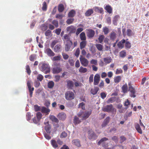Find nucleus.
<instances>
[{
	"label": "nucleus",
	"instance_id": "2f4dec72",
	"mask_svg": "<svg viewBox=\"0 0 149 149\" xmlns=\"http://www.w3.org/2000/svg\"><path fill=\"white\" fill-rule=\"evenodd\" d=\"M129 91L130 93L135 92V89L132 86L131 82L130 81L128 83Z\"/></svg>",
	"mask_w": 149,
	"mask_h": 149
},
{
	"label": "nucleus",
	"instance_id": "8fccbe9b",
	"mask_svg": "<svg viewBox=\"0 0 149 149\" xmlns=\"http://www.w3.org/2000/svg\"><path fill=\"white\" fill-rule=\"evenodd\" d=\"M120 56L122 58H124L126 56V52L125 50H123L120 52Z\"/></svg>",
	"mask_w": 149,
	"mask_h": 149
},
{
	"label": "nucleus",
	"instance_id": "4d7b16f0",
	"mask_svg": "<svg viewBox=\"0 0 149 149\" xmlns=\"http://www.w3.org/2000/svg\"><path fill=\"white\" fill-rule=\"evenodd\" d=\"M50 104V101L48 100H45L44 103V105L47 107H48Z\"/></svg>",
	"mask_w": 149,
	"mask_h": 149
},
{
	"label": "nucleus",
	"instance_id": "f704fd0d",
	"mask_svg": "<svg viewBox=\"0 0 149 149\" xmlns=\"http://www.w3.org/2000/svg\"><path fill=\"white\" fill-rule=\"evenodd\" d=\"M64 9V6L63 4H61L58 6V10L60 13L62 12Z\"/></svg>",
	"mask_w": 149,
	"mask_h": 149
},
{
	"label": "nucleus",
	"instance_id": "412c9836",
	"mask_svg": "<svg viewBox=\"0 0 149 149\" xmlns=\"http://www.w3.org/2000/svg\"><path fill=\"white\" fill-rule=\"evenodd\" d=\"M104 9L107 11V12L110 14L112 13V8L109 5H107L105 7H104Z\"/></svg>",
	"mask_w": 149,
	"mask_h": 149
},
{
	"label": "nucleus",
	"instance_id": "338daca9",
	"mask_svg": "<svg viewBox=\"0 0 149 149\" xmlns=\"http://www.w3.org/2000/svg\"><path fill=\"white\" fill-rule=\"evenodd\" d=\"M80 49L79 48H77L75 52V55L77 57H78L80 54Z\"/></svg>",
	"mask_w": 149,
	"mask_h": 149
},
{
	"label": "nucleus",
	"instance_id": "39448f33",
	"mask_svg": "<svg viewBox=\"0 0 149 149\" xmlns=\"http://www.w3.org/2000/svg\"><path fill=\"white\" fill-rule=\"evenodd\" d=\"M27 85L28 86L29 92V95L31 97H32L33 91L34 90L33 87L31 88V84L30 81H28L27 82Z\"/></svg>",
	"mask_w": 149,
	"mask_h": 149
},
{
	"label": "nucleus",
	"instance_id": "7ed1b4c3",
	"mask_svg": "<svg viewBox=\"0 0 149 149\" xmlns=\"http://www.w3.org/2000/svg\"><path fill=\"white\" fill-rule=\"evenodd\" d=\"M65 97L66 100H70L74 98V94L73 92L71 91H66L65 93Z\"/></svg>",
	"mask_w": 149,
	"mask_h": 149
},
{
	"label": "nucleus",
	"instance_id": "603ef678",
	"mask_svg": "<svg viewBox=\"0 0 149 149\" xmlns=\"http://www.w3.org/2000/svg\"><path fill=\"white\" fill-rule=\"evenodd\" d=\"M36 78L38 81H41L43 79V76L41 74H38Z\"/></svg>",
	"mask_w": 149,
	"mask_h": 149
},
{
	"label": "nucleus",
	"instance_id": "f8f14e48",
	"mask_svg": "<svg viewBox=\"0 0 149 149\" xmlns=\"http://www.w3.org/2000/svg\"><path fill=\"white\" fill-rule=\"evenodd\" d=\"M66 81L67 83V88L68 89L72 88L74 85V82L72 81L68 80H67Z\"/></svg>",
	"mask_w": 149,
	"mask_h": 149
},
{
	"label": "nucleus",
	"instance_id": "1a4fd4ad",
	"mask_svg": "<svg viewBox=\"0 0 149 149\" xmlns=\"http://www.w3.org/2000/svg\"><path fill=\"white\" fill-rule=\"evenodd\" d=\"M88 138L90 139L94 140L96 139L97 136L93 131H89Z\"/></svg>",
	"mask_w": 149,
	"mask_h": 149
},
{
	"label": "nucleus",
	"instance_id": "a878e982",
	"mask_svg": "<svg viewBox=\"0 0 149 149\" xmlns=\"http://www.w3.org/2000/svg\"><path fill=\"white\" fill-rule=\"evenodd\" d=\"M135 128L138 132L140 134L142 133V131L139 125V124H136L135 125Z\"/></svg>",
	"mask_w": 149,
	"mask_h": 149
},
{
	"label": "nucleus",
	"instance_id": "c9c22d12",
	"mask_svg": "<svg viewBox=\"0 0 149 149\" xmlns=\"http://www.w3.org/2000/svg\"><path fill=\"white\" fill-rule=\"evenodd\" d=\"M80 38L81 40L86 41V39L85 33L84 32H82L80 35Z\"/></svg>",
	"mask_w": 149,
	"mask_h": 149
},
{
	"label": "nucleus",
	"instance_id": "bf43d9fd",
	"mask_svg": "<svg viewBox=\"0 0 149 149\" xmlns=\"http://www.w3.org/2000/svg\"><path fill=\"white\" fill-rule=\"evenodd\" d=\"M62 55L63 56V59L65 60L68 59L69 57V56L66 53L64 52H62Z\"/></svg>",
	"mask_w": 149,
	"mask_h": 149
},
{
	"label": "nucleus",
	"instance_id": "680f3d73",
	"mask_svg": "<svg viewBox=\"0 0 149 149\" xmlns=\"http://www.w3.org/2000/svg\"><path fill=\"white\" fill-rule=\"evenodd\" d=\"M83 30V28H78L76 32V35H78L80 32L82 31Z\"/></svg>",
	"mask_w": 149,
	"mask_h": 149
},
{
	"label": "nucleus",
	"instance_id": "f3484780",
	"mask_svg": "<svg viewBox=\"0 0 149 149\" xmlns=\"http://www.w3.org/2000/svg\"><path fill=\"white\" fill-rule=\"evenodd\" d=\"M57 117L59 119L63 120L66 118V115L65 113L61 112L58 114Z\"/></svg>",
	"mask_w": 149,
	"mask_h": 149
},
{
	"label": "nucleus",
	"instance_id": "c85d7f7f",
	"mask_svg": "<svg viewBox=\"0 0 149 149\" xmlns=\"http://www.w3.org/2000/svg\"><path fill=\"white\" fill-rule=\"evenodd\" d=\"M93 13V11L92 9L88 10L85 13V15L86 17H89Z\"/></svg>",
	"mask_w": 149,
	"mask_h": 149
},
{
	"label": "nucleus",
	"instance_id": "69168bd1",
	"mask_svg": "<svg viewBox=\"0 0 149 149\" xmlns=\"http://www.w3.org/2000/svg\"><path fill=\"white\" fill-rule=\"evenodd\" d=\"M79 107L81 108L82 109H85V104L83 102L80 103L79 105Z\"/></svg>",
	"mask_w": 149,
	"mask_h": 149
},
{
	"label": "nucleus",
	"instance_id": "aec40b11",
	"mask_svg": "<svg viewBox=\"0 0 149 149\" xmlns=\"http://www.w3.org/2000/svg\"><path fill=\"white\" fill-rule=\"evenodd\" d=\"M62 70V69L60 67H54L52 69V72L54 74L59 73Z\"/></svg>",
	"mask_w": 149,
	"mask_h": 149
},
{
	"label": "nucleus",
	"instance_id": "e433bc0d",
	"mask_svg": "<svg viewBox=\"0 0 149 149\" xmlns=\"http://www.w3.org/2000/svg\"><path fill=\"white\" fill-rule=\"evenodd\" d=\"M121 77L120 76H118L115 77L114 78V81L115 83H118L121 81Z\"/></svg>",
	"mask_w": 149,
	"mask_h": 149
},
{
	"label": "nucleus",
	"instance_id": "2eb2a0df",
	"mask_svg": "<svg viewBox=\"0 0 149 149\" xmlns=\"http://www.w3.org/2000/svg\"><path fill=\"white\" fill-rule=\"evenodd\" d=\"M44 124L46 125L45 128V130L47 133L50 134L51 133L50 131L51 127L49 124V122L47 121L46 123L45 122Z\"/></svg>",
	"mask_w": 149,
	"mask_h": 149
},
{
	"label": "nucleus",
	"instance_id": "9d476101",
	"mask_svg": "<svg viewBox=\"0 0 149 149\" xmlns=\"http://www.w3.org/2000/svg\"><path fill=\"white\" fill-rule=\"evenodd\" d=\"M76 28L73 25H71L68 27L66 29L67 32H69L70 33H74L76 31Z\"/></svg>",
	"mask_w": 149,
	"mask_h": 149
},
{
	"label": "nucleus",
	"instance_id": "72a5a7b5",
	"mask_svg": "<svg viewBox=\"0 0 149 149\" xmlns=\"http://www.w3.org/2000/svg\"><path fill=\"white\" fill-rule=\"evenodd\" d=\"M112 61V59L110 57L104 58V61L106 63H109L111 62Z\"/></svg>",
	"mask_w": 149,
	"mask_h": 149
},
{
	"label": "nucleus",
	"instance_id": "a18cd8bd",
	"mask_svg": "<svg viewBox=\"0 0 149 149\" xmlns=\"http://www.w3.org/2000/svg\"><path fill=\"white\" fill-rule=\"evenodd\" d=\"M36 118L38 120V121H40L42 117V115L40 112H37L36 113Z\"/></svg>",
	"mask_w": 149,
	"mask_h": 149
},
{
	"label": "nucleus",
	"instance_id": "4be33fe9",
	"mask_svg": "<svg viewBox=\"0 0 149 149\" xmlns=\"http://www.w3.org/2000/svg\"><path fill=\"white\" fill-rule=\"evenodd\" d=\"M99 90V88L97 87H95L94 88H92L91 89V93L93 95L96 94Z\"/></svg>",
	"mask_w": 149,
	"mask_h": 149
},
{
	"label": "nucleus",
	"instance_id": "393cba45",
	"mask_svg": "<svg viewBox=\"0 0 149 149\" xmlns=\"http://www.w3.org/2000/svg\"><path fill=\"white\" fill-rule=\"evenodd\" d=\"M76 14V11L73 10H70L68 14V16L69 17L72 18L74 17Z\"/></svg>",
	"mask_w": 149,
	"mask_h": 149
},
{
	"label": "nucleus",
	"instance_id": "09e8293b",
	"mask_svg": "<svg viewBox=\"0 0 149 149\" xmlns=\"http://www.w3.org/2000/svg\"><path fill=\"white\" fill-rule=\"evenodd\" d=\"M95 46L98 50H99L100 51H101L102 50V49H103V46L101 44H96Z\"/></svg>",
	"mask_w": 149,
	"mask_h": 149
},
{
	"label": "nucleus",
	"instance_id": "a19ab883",
	"mask_svg": "<svg viewBox=\"0 0 149 149\" xmlns=\"http://www.w3.org/2000/svg\"><path fill=\"white\" fill-rule=\"evenodd\" d=\"M54 83L53 81H50L48 83V87L49 88H52L54 87Z\"/></svg>",
	"mask_w": 149,
	"mask_h": 149
},
{
	"label": "nucleus",
	"instance_id": "6e6d98bb",
	"mask_svg": "<svg viewBox=\"0 0 149 149\" xmlns=\"http://www.w3.org/2000/svg\"><path fill=\"white\" fill-rule=\"evenodd\" d=\"M127 34L128 36H131L133 34V33L132 31L129 29L127 30Z\"/></svg>",
	"mask_w": 149,
	"mask_h": 149
},
{
	"label": "nucleus",
	"instance_id": "b1692460",
	"mask_svg": "<svg viewBox=\"0 0 149 149\" xmlns=\"http://www.w3.org/2000/svg\"><path fill=\"white\" fill-rule=\"evenodd\" d=\"M61 48V45L57 44L54 47V50L56 52H58L60 51Z\"/></svg>",
	"mask_w": 149,
	"mask_h": 149
},
{
	"label": "nucleus",
	"instance_id": "ea45409f",
	"mask_svg": "<svg viewBox=\"0 0 149 149\" xmlns=\"http://www.w3.org/2000/svg\"><path fill=\"white\" fill-rule=\"evenodd\" d=\"M128 87L127 84H125L123 86L122 88V89L123 93H126Z\"/></svg>",
	"mask_w": 149,
	"mask_h": 149
},
{
	"label": "nucleus",
	"instance_id": "3c124183",
	"mask_svg": "<svg viewBox=\"0 0 149 149\" xmlns=\"http://www.w3.org/2000/svg\"><path fill=\"white\" fill-rule=\"evenodd\" d=\"M45 35L46 36L50 37L52 36L51 31L49 30H47L45 33Z\"/></svg>",
	"mask_w": 149,
	"mask_h": 149
},
{
	"label": "nucleus",
	"instance_id": "58836bf2",
	"mask_svg": "<svg viewBox=\"0 0 149 149\" xmlns=\"http://www.w3.org/2000/svg\"><path fill=\"white\" fill-rule=\"evenodd\" d=\"M87 70L86 68H84L82 66H81L79 69V72L82 73H85L86 72Z\"/></svg>",
	"mask_w": 149,
	"mask_h": 149
},
{
	"label": "nucleus",
	"instance_id": "9b49d317",
	"mask_svg": "<svg viewBox=\"0 0 149 149\" xmlns=\"http://www.w3.org/2000/svg\"><path fill=\"white\" fill-rule=\"evenodd\" d=\"M110 119L109 117H107L104 120L101 125L102 128H103L107 126L109 123Z\"/></svg>",
	"mask_w": 149,
	"mask_h": 149
},
{
	"label": "nucleus",
	"instance_id": "cd10ccee",
	"mask_svg": "<svg viewBox=\"0 0 149 149\" xmlns=\"http://www.w3.org/2000/svg\"><path fill=\"white\" fill-rule=\"evenodd\" d=\"M86 41H82L80 43V48L82 50L86 47Z\"/></svg>",
	"mask_w": 149,
	"mask_h": 149
},
{
	"label": "nucleus",
	"instance_id": "f03ea898",
	"mask_svg": "<svg viewBox=\"0 0 149 149\" xmlns=\"http://www.w3.org/2000/svg\"><path fill=\"white\" fill-rule=\"evenodd\" d=\"M40 69L45 74L49 73L50 71V67L49 64L45 63L42 64Z\"/></svg>",
	"mask_w": 149,
	"mask_h": 149
},
{
	"label": "nucleus",
	"instance_id": "473e14b6",
	"mask_svg": "<svg viewBox=\"0 0 149 149\" xmlns=\"http://www.w3.org/2000/svg\"><path fill=\"white\" fill-rule=\"evenodd\" d=\"M51 143L52 146L54 148H56L58 147V145L57 142L54 140H52L51 141Z\"/></svg>",
	"mask_w": 149,
	"mask_h": 149
},
{
	"label": "nucleus",
	"instance_id": "6ab92c4d",
	"mask_svg": "<svg viewBox=\"0 0 149 149\" xmlns=\"http://www.w3.org/2000/svg\"><path fill=\"white\" fill-rule=\"evenodd\" d=\"M72 143L73 145H74L77 147L81 146L80 142L78 139H75L73 140L72 141Z\"/></svg>",
	"mask_w": 149,
	"mask_h": 149
},
{
	"label": "nucleus",
	"instance_id": "dca6fc26",
	"mask_svg": "<svg viewBox=\"0 0 149 149\" xmlns=\"http://www.w3.org/2000/svg\"><path fill=\"white\" fill-rule=\"evenodd\" d=\"M109 36L111 40L114 41L117 38V34L116 32L112 31L110 33Z\"/></svg>",
	"mask_w": 149,
	"mask_h": 149
},
{
	"label": "nucleus",
	"instance_id": "052dcab7",
	"mask_svg": "<svg viewBox=\"0 0 149 149\" xmlns=\"http://www.w3.org/2000/svg\"><path fill=\"white\" fill-rule=\"evenodd\" d=\"M26 72L29 75H30L31 72L29 65H27L26 66Z\"/></svg>",
	"mask_w": 149,
	"mask_h": 149
},
{
	"label": "nucleus",
	"instance_id": "c756f323",
	"mask_svg": "<svg viewBox=\"0 0 149 149\" xmlns=\"http://www.w3.org/2000/svg\"><path fill=\"white\" fill-rule=\"evenodd\" d=\"M120 18V16L119 15H116L113 17V23L115 25H117V22L118 19Z\"/></svg>",
	"mask_w": 149,
	"mask_h": 149
},
{
	"label": "nucleus",
	"instance_id": "13d9d810",
	"mask_svg": "<svg viewBox=\"0 0 149 149\" xmlns=\"http://www.w3.org/2000/svg\"><path fill=\"white\" fill-rule=\"evenodd\" d=\"M42 10L43 11H46L47 9V3L46 2L44 1L43 3V6L42 7Z\"/></svg>",
	"mask_w": 149,
	"mask_h": 149
},
{
	"label": "nucleus",
	"instance_id": "6e6552de",
	"mask_svg": "<svg viewBox=\"0 0 149 149\" xmlns=\"http://www.w3.org/2000/svg\"><path fill=\"white\" fill-rule=\"evenodd\" d=\"M80 60L82 65L84 67H86L88 64V61L84 57L80 58Z\"/></svg>",
	"mask_w": 149,
	"mask_h": 149
},
{
	"label": "nucleus",
	"instance_id": "bb28decb",
	"mask_svg": "<svg viewBox=\"0 0 149 149\" xmlns=\"http://www.w3.org/2000/svg\"><path fill=\"white\" fill-rule=\"evenodd\" d=\"M41 111L43 113H46L48 114L49 113L50 110L49 109L46 108L44 107H42L41 109Z\"/></svg>",
	"mask_w": 149,
	"mask_h": 149
},
{
	"label": "nucleus",
	"instance_id": "0eeeda50",
	"mask_svg": "<svg viewBox=\"0 0 149 149\" xmlns=\"http://www.w3.org/2000/svg\"><path fill=\"white\" fill-rule=\"evenodd\" d=\"M73 43L72 41L66 42L65 45V50L68 52L70 50V49L72 47Z\"/></svg>",
	"mask_w": 149,
	"mask_h": 149
},
{
	"label": "nucleus",
	"instance_id": "37998d69",
	"mask_svg": "<svg viewBox=\"0 0 149 149\" xmlns=\"http://www.w3.org/2000/svg\"><path fill=\"white\" fill-rule=\"evenodd\" d=\"M108 140V139L106 137H104L101 139L98 142V145H100L101 144L103 143L104 141H107Z\"/></svg>",
	"mask_w": 149,
	"mask_h": 149
},
{
	"label": "nucleus",
	"instance_id": "c03bdc74",
	"mask_svg": "<svg viewBox=\"0 0 149 149\" xmlns=\"http://www.w3.org/2000/svg\"><path fill=\"white\" fill-rule=\"evenodd\" d=\"M104 33V34L105 35L107 34L109 32V30L108 28L106 27H104L102 29Z\"/></svg>",
	"mask_w": 149,
	"mask_h": 149
},
{
	"label": "nucleus",
	"instance_id": "4468645a",
	"mask_svg": "<svg viewBox=\"0 0 149 149\" xmlns=\"http://www.w3.org/2000/svg\"><path fill=\"white\" fill-rule=\"evenodd\" d=\"M87 36L89 38L93 37L95 34V31L91 29H89L87 30Z\"/></svg>",
	"mask_w": 149,
	"mask_h": 149
},
{
	"label": "nucleus",
	"instance_id": "20e7f679",
	"mask_svg": "<svg viewBox=\"0 0 149 149\" xmlns=\"http://www.w3.org/2000/svg\"><path fill=\"white\" fill-rule=\"evenodd\" d=\"M114 108L113 107V105L110 104L107 105L104 107L103 108V110L104 111L107 112H112L114 110Z\"/></svg>",
	"mask_w": 149,
	"mask_h": 149
},
{
	"label": "nucleus",
	"instance_id": "ddd939ff",
	"mask_svg": "<svg viewBox=\"0 0 149 149\" xmlns=\"http://www.w3.org/2000/svg\"><path fill=\"white\" fill-rule=\"evenodd\" d=\"M45 53L49 56H53L55 55V53L50 48H47L45 51Z\"/></svg>",
	"mask_w": 149,
	"mask_h": 149
},
{
	"label": "nucleus",
	"instance_id": "5701e85b",
	"mask_svg": "<svg viewBox=\"0 0 149 149\" xmlns=\"http://www.w3.org/2000/svg\"><path fill=\"white\" fill-rule=\"evenodd\" d=\"M125 42V40L124 39H123L120 42H119L117 44L118 47L119 48H122L124 47V44Z\"/></svg>",
	"mask_w": 149,
	"mask_h": 149
},
{
	"label": "nucleus",
	"instance_id": "7c9ffc66",
	"mask_svg": "<svg viewBox=\"0 0 149 149\" xmlns=\"http://www.w3.org/2000/svg\"><path fill=\"white\" fill-rule=\"evenodd\" d=\"M94 9L95 12L100 13H102L104 12V10L102 8H99L98 7H95L94 8Z\"/></svg>",
	"mask_w": 149,
	"mask_h": 149
},
{
	"label": "nucleus",
	"instance_id": "79ce46f5",
	"mask_svg": "<svg viewBox=\"0 0 149 149\" xmlns=\"http://www.w3.org/2000/svg\"><path fill=\"white\" fill-rule=\"evenodd\" d=\"M50 118L52 121L57 123L58 122V119L54 116L52 115L50 116Z\"/></svg>",
	"mask_w": 149,
	"mask_h": 149
},
{
	"label": "nucleus",
	"instance_id": "864d4df0",
	"mask_svg": "<svg viewBox=\"0 0 149 149\" xmlns=\"http://www.w3.org/2000/svg\"><path fill=\"white\" fill-rule=\"evenodd\" d=\"M104 38V36L103 35H101L99 36L98 39L99 42L100 43H102Z\"/></svg>",
	"mask_w": 149,
	"mask_h": 149
},
{
	"label": "nucleus",
	"instance_id": "de8ad7c7",
	"mask_svg": "<svg viewBox=\"0 0 149 149\" xmlns=\"http://www.w3.org/2000/svg\"><path fill=\"white\" fill-rule=\"evenodd\" d=\"M61 56L60 55L54 56L52 58V60L53 61H60L61 59Z\"/></svg>",
	"mask_w": 149,
	"mask_h": 149
},
{
	"label": "nucleus",
	"instance_id": "423d86ee",
	"mask_svg": "<svg viewBox=\"0 0 149 149\" xmlns=\"http://www.w3.org/2000/svg\"><path fill=\"white\" fill-rule=\"evenodd\" d=\"M100 80V76L98 74H96L94 76L93 84L97 85Z\"/></svg>",
	"mask_w": 149,
	"mask_h": 149
},
{
	"label": "nucleus",
	"instance_id": "0e129e2a",
	"mask_svg": "<svg viewBox=\"0 0 149 149\" xmlns=\"http://www.w3.org/2000/svg\"><path fill=\"white\" fill-rule=\"evenodd\" d=\"M125 47L126 48L129 49L130 48L131 45L130 43L128 41H126L125 42Z\"/></svg>",
	"mask_w": 149,
	"mask_h": 149
},
{
	"label": "nucleus",
	"instance_id": "4c0bfd02",
	"mask_svg": "<svg viewBox=\"0 0 149 149\" xmlns=\"http://www.w3.org/2000/svg\"><path fill=\"white\" fill-rule=\"evenodd\" d=\"M81 122V121L79 118L77 116H75L74 119V123L75 124H79Z\"/></svg>",
	"mask_w": 149,
	"mask_h": 149
},
{
	"label": "nucleus",
	"instance_id": "49530a36",
	"mask_svg": "<svg viewBox=\"0 0 149 149\" xmlns=\"http://www.w3.org/2000/svg\"><path fill=\"white\" fill-rule=\"evenodd\" d=\"M52 23L53 24L54 26L56 27L57 28L58 26V21L56 20H53Z\"/></svg>",
	"mask_w": 149,
	"mask_h": 149
},
{
	"label": "nucleus",
	"instance_id": "f257e3e1",
	"mask_svg": "<svg viewBox=\"0 0 149 149\" xmlns=\"http://www.w3.org/2000/svg\"><path fill=\"white\" fill-rule=\"evenodd\" d=\"M92 113V111H86L83 112L82 111H80L78 114V116L82 118V120H85L88 118Z\"/></svg>",
	"mask_w": 149,
	"mask_h": 149
},
{
	"label": "nucleus",
	"instance_id": "a211bd4d",
	"mask_svg": "<svg viewBox=\"0 0 149 149\" xmlns=\"http://www.w3.org/2000/svg\"><path fill=\"white\" fill-rule=\"evenodd\" d=\"M70 36L67 34H65L63 38L62 39L64 42L65 41L66 42L72 41L70 40Z\"/></svg>",
	"mask_w": 149,
	"mask_h": 149
},
{
	"label": "nucleus",
	"instance_id": "e2e57ef3",
	"mask_svg": "<svg viewBox=\"0 0 149 149\" xmlns=\"http://www.w3.org/2000/svg\"><path fill=\"white\" fill-rule=\"evenodd\" d=\"M123 72V70L121 68H118L116 70L115 74H117L122 73Z\"/></svg>",
	"mask_w": 149,
	"mask_h": 149
},
{
	"label": "nucleus",
	"instance_id": "774afa93",
	"mask_svg": "<svg viewBox=\"0 0 149 149\" xmlns=\"http://www.w3.org/2000/svg\"><path fill=\"white\" fill-rule=\"evenodd\" d=\"M67 136V133L65 132H63L60 135V137L61 138H64L66 137Z\"/></svg>",
	"mask_w": 149,
	"mask_h": 149
},
{
	"label": "nucleus",
	"instance_id": "5fc2aeb1",
	"mask_svg": "<svg viewBox=\"0 0 149 149\" xmlns=\"http://www.w3.org/2000/svg\"><path fill=\"white\" fill-rule=\"evenodd\" d=\"M74 20V18H70L67 19L66 21L67 24H72Z\"/></svg>",
	"mask_w": 149,
	"mask_h": 149
}]
</instances>
